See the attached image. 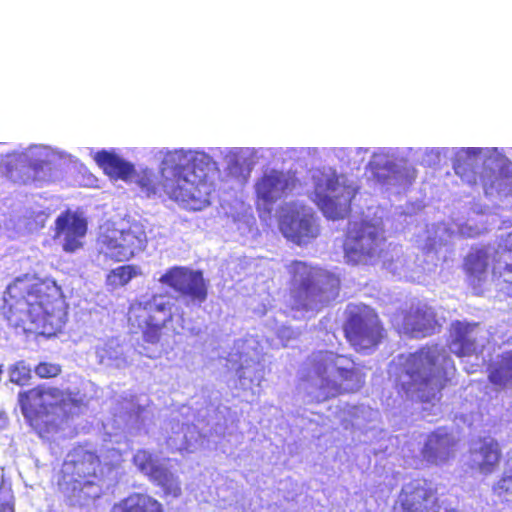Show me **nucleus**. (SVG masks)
I'll list each match as a JSON object with an SVG mask.
<instances>
[{"instance_id": "obj_1", "label": "nucleus", "mask_w": 512, "mask_h": 512, "mask_svg": "<svg viewBox=\"0 0 512 512\" xmlns=\"http://www.w3.org/2000/svg\"><path fill=\"white\" fill-rule=\"evenodd\" d=\"M0 313L11 328L41 335L60 330L67 317L61 287L53 280L29 273L15 277L7 285Z\"/></svg>"}, {"instance_id": "obj_2", "label": "nucleus", "mask_w": 512, "mask_h": 512, "mask_svg": "<svg viewBox=\"0 0 512 512\" xmlns=\"http://www.w3.org/2000/svg\"><path fill=\"white\" fill-rule=\"evenodd\" d=\"M363 366L350 354L317 350L305 360L301 381L307 404L321 403L339 395L359 391L365 384Z\"/></svg>"}, {"instance_id": "obj_3", "label": "nucleus", "mask_w": 512, "mask_h": 512, "mask_svg": "<svg viewBox=\"0 0 512 512\" xmlns=\"http://www.w3.org/2000/svg\"><path fill=\"white\" fill-rule=\"evenodd\" d=\"M138 184L148 197L161 189L169 199L191 210H201L209 203L207 179L203 173L197 172L194 164L189 163L183 150L169 151L164 155L158 183L143 176Z\"/></svg>"}, {"instance_id": "obj_4", "label": "nucleus", "mask_w": 512, "mask_h": 512, "mask_svg": "<svg viewBox=\"0 0 512 512\" xmlns=\"http://www.w3.org/2000/svg\"><path fill=\"white\" fill-rule=\"evenodd\" d=\"M405 371L409 382L401 384L404 392L418 403L434 406L440 401L455 365L443 348L426 345L408 355Z\"/></svg>"}, {"instance_id": "obj_5", "label": "nucleus", "mask_w": 512, "mask_h": 512, "mask_svg": "<svg viewBox=\"0 0 512 512\" xmlns=\"http://www.w3.org/2000/svg\"><path fill=\"white\" fill-rule=\"evenodd\" d=\"M288 295L294 310L320 309L339 292V279L320 267L293 260L286 265Z\"/></svg>"}, {"instance_id": "obj_6", "label": "nucleus", "mask_w": 512, "mask_h": 512, "mask_svg": "<svg viewBox=\"0 0 512 512\" xmlns=\"http://www.w3.org/2000/svg\"><path fill=\"white\" fill-rule=\"evenodd\" d=\"M104 468L100 456L83 445L74 447L62 464L59 488L79 501L94 500L102 494Z\"/></svg>"}, {"instance_id": "obj_7", "label": "nucleus", "mask_w": 512, "mask_h": 512, "mask_svg": "<svg viewBox=\"0 0 512 512\" xmlns=\"http://www.w3.org/2000/svg\"><path fill=\"white\" fill-rule=\"evenodd\" d=\"M342 329L346 341L357 353L374 351L386 337L379 315L365 304L348 307Z\"/></svg>"}, {"instance_id": "obj_8", "label": "nucleus", "mask_w": 512, "mask_h": 512, "mask_svg": "<svg viewBox=\"0 0 512 512\" xmlns=\"http://www.w3.org/2000/svg\"><path fill=\"white\" fill-rule=\"evenodd\" d=\"M173 318L172 305L159 294L132 303L127 313L129 325L139 329L142 340L151 345L159 344L168 334Z\"/></svg>"}, {"instance_id": "obj_9", "label": "nucleus", "mask_w": 512, "mask_h": 512, "mask_svg": "<svg viewBox=\"0 0 512 512\" xmlns=\"http://www.w3.org/2000/svg\"><path fill=\"white\" fill-rule=\"evenodd\" d=\"M383 238L377 228L366 221L351 223L343 241V252L347 263L367 265L380 257Z\"/></svg>"}, {"instance_id": "obj_10", "label": "nucleus", "mask_w": 512, "mask_h": 512, "mask_svg": "<svg viewBox=\"0 0 512 512\" xmlns=\"http://www.w3.org/2000/svg\"><path fill=\"white\" fill-rule=\"evenodd\" d=\"M314 202L332 220L345 218L351 211L355 190L340 181L336 173L319 177L314 186Z\"/></svg>"}, {"instance_id": "obj_11", "label": "nucleus", "mask_w": 512, "mask_h": 512, "mask_svg": "<svg viewBox=\"0 0 512 512\" xmlns=\"http://www.w3.org/2000/svg\"><path fill=\"white\" fill-rule=\"evenodd\" d=\"M99 253L114 262H125L144 251L147 235L143 227L131 225L127 229L108 228L97 238Z\"/></svg>"}, {"instance_id": "obj_12", "label": "nucleus", "mask_w": 512, "mask_h": 512, "mask_svg": "<svg viewBox=\"0 0 512 512\" xmlns=\"http://www.w3.org/2000/svg\"><path fill=\"white\" fill-rule=\"evenodd\" d=\"M159 281L193 304L200 306L207 299V283L199 270L174 266L166 270Z\"/></svg>"}, {"instance_id": "obj_13", "label": "nucleus", "mask_w": 512, "mask_h": 512, "mask_svg": "<svg viewBox=\"0 0 512 512\" xmlns=\"http://www.w3.org/2000/svg\"><path fill=\"white\" fill-rule=\"evenodd\" d=\"M447 345L458 358L479 356L484 351V331L478 322L454 320L448 330Z\"/></svg>"}, {"instance_id": "obj_14", "label": "nucleus", "mask_w": 512, "mask_h": 512, "mask_svg": "<svg viewBox=\"0 0 512 512\" xmlns=\"http://www.w3.org/2000/svg\"><path fill=\"white\" fill-rule=\"evenodd\" d=\"M402 512H440L438 490L426 480L406 484L398 496Z\"/></svg>"}, {"instance_id": "obj_15", "label": "nucleus", "mask_w": 512, "mask_h": 512, "mask_svg": "<svg viewBox=\"0 0 512 512\" xmlns=\"http://www.w3.org/2000/svg\"><path fill=\"white\" fill-rule=\"evenodd\" d=\"M295 187V179L279 170L264 173L255 184L256 206L270 211L272 204L286 197Z\"/></svg>"}, {"instance_id": "obj_16", "label": "nucleus", "mask_w": 512, "mask_h": 512, "mask_svg": "<svg viewBox=\"0 0 512 512\" xmlns=\"http://www.w3.org/2000/svg\"><path fill=\"white\" fill-rule=\"evenodd\" d=\"M134 463L153 484L163 490L165 497H180L182 489L178 477L168 467L158 463L151 454L138 451L134 456Z\"/></svg>"}, {"instance_id": "obj_17", "label": "nucleus", "mask_w": 512, "mask_h": 512, "mask_svg": "<svg viewBox=\"0 0 512 512\" xmlns=\"http://www.w3.org/2000/svg\"><path fill=\"white\" fill-rule=\"evenodd\" d=\"M54 238H62V248L73 253L83 246L82 239L87 233V221L71 209L63 211L54 223Z\"/></svg>"}, {"instance_id": "obj_18", "label": "nucleus", "mask_w": 512, "mask_h": 512, "mask_svg": "<svg viewBox=\"0 0 512 512\" xmlns=\"http://www.w3.org/2000/svg\"><path fill=\"white\" fill-rule=\"evenodd\" d=\"M282 234L298 245L306 244L318 235V228L311 216L300 215L297 211L283 214L279 220Z\"/></svg>"}, {"instance_id": "obj_19", "label": "nucleus", "mask_w": 512, "mask_h": 512, "mask_svg": "<svg viewBox=\"0 0 512 512\" xmlns=\"http://www.w3.org/2000/svg\"><path fill=\"white\" fill-rule=\"evenodd\" d=\"M471 467L483 474L492 473L501 459L498 442L491 437H480L473 440L469 447Z\"/></svg>"}, {"instance_id": "obj_20", "label": "nucleus", "mask_w": 512, "mask_h": 512, "mask_svg": "<svg viewBox=\"0 0 512 512\" xmlns=\"http://www.w3.org/2000/svg\"><path fill=\"white\" fill-rule=\"evenodd\" d=\"M456 441L452 435L447 433H432L422 449L423 458L430 462L439 464L447 461L454 455Z\"/></svg>"}, {"instance_id": "obj_21", "label": "nucleus", "mask_w": 512, "mask_h": 512, "mask_svg": "<svg viewBox=\"0 0 512 512\" xmlns=\"http://www.w3.org/2000/svg\"><path fill=\"white\" fill-rule=\"evenodd\" d=\"M40 165L23 163L21 157L16 153H9L0 156V174L14 182L28 184L36 181V176H30L29 172H38Z\"/></svg>"}, {"instance_id": "obj_22", "label": "nucleus", "mask_w": 512, "mask_h": 512, "mask_svg": "<svg viewBox=\"0 0 512 512\" xmlns=\"http://www.w3.org/2000/svg\"><path fill=\"white\" fill-rule=\"evenodd\" d=\"M437 326L435 313L423 309L408 312L403 322L405 333L414 338H423L434 334Z\"/></svg>"}, {"instance_id": "obj_23", "label": "nucleus", "mask_w": 512, "mask_h": 512, "mask_svg": "<svg viewBox=\"0 0 512 512\" xmlns=\"http://www.w3.org/2000/svg\"><path fill=\"white\" fill-rule=\"evenodd\" d=\"M95 160L100 168L112 179L128 180L134 174V166L108 151H99L95 155Z\"/></svg>"}, {"instance_id": "obj_24", "label": "nucleus", "mask_w": 512, "mask_h": 512, "mask_svg": "<svg viewBox=\"0 0 512 512\" xmlns=\"http://www.w3.org/2000/svg\"><path fill=\"white\" fill-rule=\"evenodd\" d=\"M111 512H165L161 502L144 493H132L116 503Z\"/></svg>"}, {"instance_id": "obj_25", "label": "nucleus", "mask_w": 512, "mask_h": 512, "mask_svg": "<svg viewBox=\"0 0 512 512\" xmlns=\"http://www.w3.org/2000/svg\"><path fill=\"white\" fill-rule=\"evenodd\" d=\"M479 182L482 185L486 195L494 190H501L512 183V165L503 164L498 169L484 167L479 176Z\"/></svg>"}, {"instance_id": "obj_26", "label": "nucleus", "mask_w": 512, "mask_h": 512, "mask_svg": "<svg viewBox=\"0 0 512 512\" xmlns=\"http://www.w3.org/2000/svg\"><path fill=\"white\" fill-rule=\"evenodd\" d=\"M487 379L496 391L512 387V350L499 362L487 367Z\"/></svg>"}, {"instance_id": "obj_27", "label": "nucleus", "mask_w": 512, "mask_h": 512, "mask_svg": "<svg viewBox=\"0 0 512 512\" xmlns=\"http://www.w3.org/2000/svg\"><path fill=\"white\" fill-rule=\"evenodd\" d=\"M18 404L23 416H43L48 414L42 385L19 392Z\"/></svg>"}, {"instance_id": "obj_28", "label": "nucleus", "mask_w": 512, "mask_h": 512, "mask_svg": "<svg viewBox=\"0 0 512 512\" xmlns=\"http://www.w3.org/2000/svg\"><path fill=\"white\" fill-rule=\"evenodd\" d=\"M490 254L484 247L471 250L464 258L463 270L473 280L485 278L489 268Z\"/></svg>"}, {"instance_id": "obj_29", "label": "nucleus", "mask_w": 512, "mask_h": 512, "mask_svg": "<svg viewBox=\"0 0 512 512\" xmlns=\"http://www.w3.org/2000/svg\"><path fill=\"white\" fill-rule=\"evenodd\" d=\"M373 179L379 184H387L390 179L397 178L396 164L385 154L375 153L368 164Z\"/></svg>"}, {"instance_id": "obj_30", "label": "nucleus", "mask_w": 512, "mask_h": 512, "mask_svg": "<svg viewBox=\"0 0 512 512\" xmlns=\"http://www.w3.org/2000/svg\"><path fill=\"white\" fill-rule=\"evenodd\" d=\"M42 392L48 411L54 408L65 409L67 407H78L81 404V401L76 398V393L69 390H63L58 387H45L42 385Z\"/></svg>"}, {"instance_id": "obj_31", "label": "nucleus", "mask_w": 512, "mask_h": 512, "mask_svg": "<svg viewBox=\"0 0 512 512\" xmlns=\"http://www.w3.org/2000/svg\"><path fill=\"white\" fill-rule=\"evenodd\" d=\"M499 260H504V265L494 264L492 267L493 278L500 283L512 284V240H506L499 246L497 252Z\"/></svg>"}, {"instance_id": "obj_32", "label": "nucleus", "mask_w": 512, "mask_h": 512, "mask_svg": "<svg viewBox=\"0 0 512 512\" xmlns=\"http://www.w3.org/2000/svg\"><path fill=\"white\" fill-rule=\"evenodd\" d=\"M139 274L135 265H122L109 271L106 276V284L110 287H122L127 285Z\"/></svg>"}, {"instance_id": "obj_33", "label": "nucleus", "mask_w": 512, "mask_h": 512, "mask_svg": "<svg viewBox=\"0 0 512 512\" xmlns=\"http://www.w3.org/2000/svg\"><path fill=\"white\" fill-rule=\"evenodd\" d=\"M493 493L500 497L506 498L512 495V453L506 461V468L502 476L495 482L492 487Z\"/></svg>"}, {"instance_id": "obj_34", "label": "nucleus", "mask_w": 512, "mask_h": 512, "mask_svg": "<svg viewBox=\"0 0 512 512\" xmlns=\"http://www.w3.org/2000/svg\"><path fill=\"white\" fill-rule=\"evenodd\" d=\"M31 372L25 361H17L8 368L9 381L18 386H26L32 378Z\"/></svg>"}, {"instance_id": "obj_35", "label": "nucleus", "mask_w": 512, "mask_h": 512, "mask_svg": "<svg viewBox=\"0 0 512 512\" xmlns=\"http://www.w3.org/2000/svg\"><path fill=\"white\" fill-rule=\"evenodd\" d=\"M29 426L42 439H49L58 427L47 418H27Z\"/></svg>"}, {"instance_id": "obj_36", "label": "nucleus", "mask_w": 512, "mask_h": 512, "mask_svg": "<svg viewBox=\"0 0 512 512\" xmlns=\"http://www.w3.org/2000/svg\"><path fill=\"white\" fill-rule=\"evenodd\" d=\"M35 374L41 379L55 378L62 372L60 364L42 361L34 367Z\"/></svg>"}, {"instance_id": "obj_37", "label": "nucleus", "mask_w": 512, "mask_h": 512, "mask_svg": "<svg viewBox=\"0 0 512 512\" xmlns=\"http://www.w3.org/2000/svg\"><path fill=\"white\" fill-rule=\"evenodd\" d=\"M453 169L455 173L462 178V180L466 181L470 185H476L478 183L477 176L473 173L471 176L469 172H473L471 165L466 161L456 160L453 164Z\"/></svg>"}, {"instance_id": "obj_38", "label": "nucleus", "mask_w": 512, "mask_h": 512, "mask_svg": "<svg viewBox=\"0 0 512 512\" xmlns=\"http://www.w3.org/2000/svg\"><path fill=\"white\" fill-rule=\"evenodd\" d=\"M0 512H15V497L10 487L0 486Z\"/></svg>"}]
</instances>
